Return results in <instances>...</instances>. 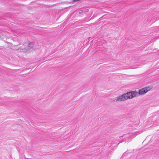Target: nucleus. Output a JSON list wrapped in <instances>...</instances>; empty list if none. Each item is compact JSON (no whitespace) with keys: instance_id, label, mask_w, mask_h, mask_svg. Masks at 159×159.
Listing matches in <instances>:
<instances>
[{"instance_id":"f257e3e1","label":"nucleus","mask_w":159,"mask_h":159,"mask_svg":"<svg viewBox=\"0 0 159 159\" xmlns=\"http://www.w3.org/2000/svg\"><path fill=\"white\" fill-rule=\"evenodd\" d=\"M126 100L131 99L138 96V92L136 91H132L125 93Z\"/></svg>"},{"instance_id":"f03ea898","label":"nucleus","mask_w":159,"mask_h":159,"mask_svg":"<svg viewBox=\"0 0 159 159\" xmlns=\"http://www.w3.org/2000/svg\"><path fill=\"white\" fill-rule=\"evenodd\" d=\"M152 88L151 86H147L139 90L138 94L139 95H144L148 92L150 91Z\"/></svg>"},{"instance_id":"7ed1b4c3","label":"nucleus","mask_w":159,"mask_h":159,"mask_svg":"<svg viewBox=\"0 0 159 159\" xmlns=\"http://www.w3.org/2000/svg\"><path fill=\"white\" fill-rule=\"evenodd\" d=\"M20 51L25 53L29 52V51L27 44H23L20 48Z\"/></svg>"},{"instance_id":"20e7f679","label":"nucleus","mask_w":159,"mask_h":159,"mask_svg":"<svg viewBox=\"0 0 159 159\" xmlns=\"http://www.w3.org/2000/svg\"><path fill=\"white\" fill-rule=\"evenodd\" d=\"M126 100L125 94L119 96L116 98V101L117 102H120Z\"/></svg>"},{"instance_id":"39448f33","label":"nucleus","mask_w":159,"mask_h":159,"mask_svg":"<svg viewBox=\"0 0 159 159\" xmlns=\"http://www.w3.org/2000/svg\"><path fill=\"white\" fill-rule=\"evenodd\" d=\"M29 52L30 51L34 49L35 47L34 43L33 42H30L27 44Z\"/></svg>"},{"instance_id":"423d86ee","label":"nucleus","mask_w":159,"mask_h":159,"mask_svg":"<svg viewBox=\"0 0 159 159\" xmlns=\"http://www.w3.org/2000/svg\"><path fill=\"white\" fill-rule=\"evenodd\" d=\"M12 48L14 50H18L20 51V49L19 48V47L18 45H12Z\"/></svg>"},{"instance_id":"0eeeda50","label":"nucleus","mask_w":159,"mask_h":159,"mask_svg":"<svg viewBox=\"0 0 159 159\" xmlns=\"http://www.w3.org/2000/svg\"><path fill=\"white\" fill-rule=\"evenodd\" d=\"M79 0H74V1H75V2H76V1H79Z\"/></svg>"}]
</instances>
